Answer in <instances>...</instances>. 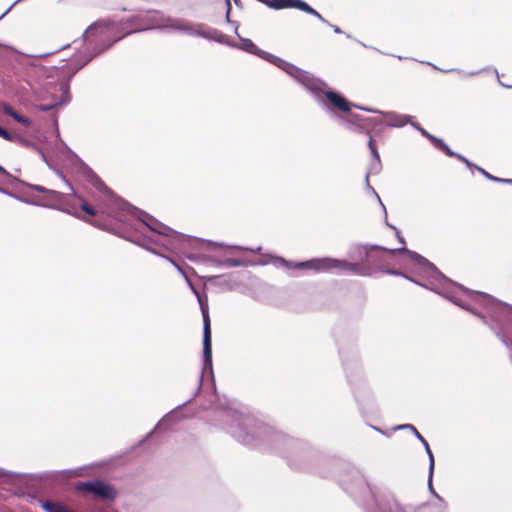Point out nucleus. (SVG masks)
Here are the masks:
<instances>
[{"label":"nucleus","instance_id":"nucleus-1","mask_svg":"<svg viewBox=\"0 0 512 512\" xmlns=\"http://www.w3.org/2000/svg\"><path fill=\"white\" fill-rule=\"evenodd\" d=\"M82 165L85 180L99 193L97 201L105 213L118 223L116 226L94 221L92 222L94 226L109 231L160 257H164V254L159 251V248L174 252L185 249L194 241L205 245L208 249L229 247L223 243L193 238L170 228L149 213L118 197L89 166L85 163ZM230 248L247 249L236 245L230 246Z\"/></svg>","mask_w":512,"mask_h":512},{"label":"nucleus","instance_id":"nucleus-2","mask_svg":"<svg viewBox=\"0 0 512 512\" xmlns=\"http://www.w3.org/2000/svg\"><path fill=\"white\" fill-rule=\"evenodd\" d=\"M222 428L243 445L278 453L296 470L304 469L310 459V447L274 429L251 415L226 407L221 411Z\"/></svg>","mask_w":512,"mask_h":512},{"label":"nucleus","instance_id":"nucleus-3","mask_svg":"<svg viewBox=\"0 0 512 512\" xmlns=\"http://www.w3.org/2000/svg\"><path fill=\"white\" fill-rule=\"evenodd\" d=\"M85 48L73 59L70 66L56 69L55 74L61 79L59 90L61 97L48 104H39L36 108L42 112H48L71 101L70 81L74 75L90 63L94 58L101 55L113 46L115 40L110 39L97 23L91 24L83 33Z\"/></svg>","mask_w":512,"mask_h":512},{"label":"nucleus","instance_id":"nucleus-4","mask_svg":"<svg viewBox=\"0 0 512 512\" xmlns=\"http://www.w3.org/2000/svg\"><path fill=\"white\" fill-rule=\"evenodd\" d=\"M338 482L362 506L363 512H411V508L401 504L392 493L378 495L356 468L346 467Z\"/></svg>","mask_w":512,"mask_h":512},{"label":"nucleus","instance_id":"nucleus-5","mask_svg":"<svg viewBox=\"0 0 512 512\" xmlns=\"http://www.w3.org/2000/svg\"><path fill=\"white\" fill-rule=\"evenodd\" d=\"M412 256L418 260L424 263V266L422 268V271H424L429 277H431L435 284L430 288L431 291L441 295L442 297L446 298L453 304L457 305L458 307L468 311L469 313L475 315L478 317L483 324L487 325L489 327V323H493L494 319L488 317L482 313L473 308L471 305L467 304L465 301H463L460 297L457 296L456 290H461L464 294H466L470 299L475 301L476 303H479L482 305L486 313L489 315V305L485 303L484 297H491L490 295L486 293H482L479 291H474L471 289H468L464 287L461 284H458L454 281H452L450 278L445 276L432 262H430L428 259H426L424 256L420 254H412Z\"/></svg>","mask_w":512,"mask_h":512},{"label":"nucleus","instance_id":"nucleus-6","mask_svg":"<svg viewBox=\"0 0 512 512\" xmlns=\"http://www.w3.org/2000/svg\"><path fill=\"white\" fill-rule=\"evenodd\" d=\"M191 290L193 294L196 296L200 310L202 313L203 318V359H202V369L201 374L199 376V384L196 389V391L193 393V395L183 402L182 404H179L177 407H175L173 410L168 412L166 415H164L161 420L156 424L154 429L150 431L146 436L139 442V444L144 443L147 441L155 431H160L163 429V426L168 423H175L176 417L175 412L177 410L182 409L189 403H191L199 394L202 383L204 378L207 376L210 378L213 388L215 389V378H214V372H213V363H212V334H211V322H210V316H209V307H208V297L205 293L201 294L194 285H191Z\"/></svg>","mask_w":512,"mask_h":512},{"label":"nucleus","instance_id":"nucleus-7","mask_svg":"<svg viewBox=\"0 0 512 512\" xmlns=\"http://www.w3.org/2000/svg\"><path fill=\"white\" fill-rule=\"evenodd\" d=\"M237 37L240 44L237 43V46L234 47L235 49L255 55L280 68L302 85L313 96V98H315V94H319L321 92V87H327V83L322 79L315 77L310 72L305 71L278 56L260 49L251 39L244 38L240 34H237Z\"/></svg>","mask_w":512,"mask_h":512},{"label":"nucleus","instance_id":"nucleus-8","mask_svg":"<svg viewBox=\"0 0 512 512\" xmlns=\"http://www.w3.org/2000/svg\"><path fill=\"white\" fill-rule=\"evenodd\" d=\"M316 102L319 106L328 111L333 112L339 110L348 113L352 108H356L369 113H377L385 117L388 122L385 124L387 127L400 128L406 124H410L412 116L406 114H399L393 111H382L367 106H361L348 101L340 92L327 87H321V92L315 94Z\"/></svg>","mask_w":512,"mask_h":512},{"label":"nucleus","instance_id":"nucleus-9","mask_svg":"<svg viewBox=\"0 0 512 512\" xmlns=\"http://www.w3.org/2000/svg\"><path fill=\"white\" fill-rule=\"evenodd\" d=\"M343 366L359 411L363 416H366L373 412L374 397L363 372V367L358 360H343Z\"/></svg>","mask_w":512,"mask_h":512},{"label":"nucleus","instance_id":"nucleus-10","mask_svg":"<svg viewBox=\"0 0 512 512\" xmlns=\"http://www.w3.org/2000/svg\"><path fill=\"white\" fill-rule=\"evenodd\" d=\"M371 249L370 244H354L349 248L348 256L353 262L338 259L342 264L336 265L334 270L349 271L359 276H372L377 272L367 261L371 259L372 255L369 254Z\"/></svg>","mask_w":512,"mask_h":512},{"label":"nucleus","instance_id":"nucleus-11","mask_svg":"<svg viewBox=\"0 0 512 512\" xmlns=\"http://www.w3.org/2000/svg\"><path fill=\"white\" fill-rule=\"evenodd\" d=\"M339 264L342 263L332 257H316L306 261H291L279 256L275 258L276 266L287 270H312L314 273L330 272Z\"/></svg>","mask_w":512,"mask_h":512},{"label":"nucleus","instance_id":"nucleus-12","mask_svg":"<svg viewBox=\"0 0 512 512\" xmlns=\"http://www.w3.org/2000/svg\"><path fill=\"white\" fill-rule=\"evenodd\" d=\"M397 253L406 254L410 258V260L422 270L424 263L416 260L412 256V254H418V253L415 251L409 250L406 246H402L400 248L388 249L386 247L379 246V245H371V249H369V254H371L372 257H371V259H369L367 261V264H370L373 268L377 269V272H379V270H382V268H384V265L386 264L387 260Z\"/></svg>","mask_w":512,"mask_h":512},{"label":"nucleus","instance_id":"nucleus-13","mask_svg":"<svg viewBox=\"0 0 512 512\" xmlns=\"http://www.w3.org/2000/svg\"><path fill=\"white\" fill-rule=\"evenodd\" d=\"M75 490L90 494L100 500H113L116 497V490L113 486L99 479L78 482L75 484Z\"/></svg>","mask_w":512,"mask_h":512},{"label":"nucleus","instance_id":"nucleus-14","mask_svg":"<svg viewBox=\"0 0 512 512\" xmlns=\"http://www.w3.org/2000/svg\"><path fill=\"white\" fill-rule=\"evenodd\" d=\"M258 2L265 4L267 7L274 10H282L288 8L298 9L302 12H305L309 15L316 17L317 19H322V15L315 10L312 6H310L304 0H257Z\"/></svg>","mask_w":512,"mask_h":512},{"label":"nucleus","instance_id":"nucleus-15","mask_svg":"<svg viewBox=\"0 0 512 512\" xmlns=\"http://www.w3.org/2000/svg\"><path fill=\"white\" fill-rule=\"evenodd\" d=\"M395 430H410L414 436L421 442V444L424 446L425 448V451L427 453V456L429 458V475H428V487H429V490L430 492L432 493V495H434L436 497V495H438L433 486H432V478H433V473H434V467H435V460H434V455H433V452L430 448V445L429 443L427 442V440L420 434V432L416 429V427L412 424H400V425H397L395 426L394 428Z\"/></svg>","mask_w":512,"mask_h":512},{"label":"nucleus","instance_id":"nucleus-16","mask_svg":"<svg viewBox=\"0 0 512 512\" xmlns=\"http://www.w3.org/2000/svg\"><path fill=\"white\" fill-rule=\"evenodd\" d=\"M201 23L190 22L181 18L168 17L165 19V27L189 36L199 37Z\"/></svg>","mask_w":512,"mask_h":512},{"label":"nucleus","instance_id":"nucleus-17","mask_svg":"<svg viewBox=\"0 0 512 512\" xmlns=\"http://www.w3.org/2000/svg\"><path fill=\"white\" fill-rule=\"evenodd\" d=\"M199 37L208 41H214L228 47H236L237 43L229 39V37L220 30L201 23Z\"/></svg>","mask_w":512,"mask_h":512},{"label":"nucleus","instance_id":"nucleus-18","mask_svg":"<svg viewBox=\"0 0 512 512\" xmlns=\"http://www.w3.org/2000/svg\"><path fill=\"white\" fill-rule=\"evenodd\" d=\"M64 198L65 194L53 189H48L41 201L26 200L25 202L36 206L56 208V204L61 203Z\"/></svg>","mask_w":512,"mask_h":512},{"label":"nucleus","instance_id":"nucleus-19","mask_svg":"<svg viewBox=\"0 0 512 512\" xmlns=\"http://www.w3.org/2000/svg\"><path fill=\"white\" fill-rule=\"evenodd\" d=\"M0 114L11 116L16 122L30 127L32 125L31 119L18 113L9 103L0 101Z\"/></svg>","mask_w":512,"mask_h":512},{"label":"nucleus","instance_id":"nucleus-20","mask_svg":"<svg viewBox=\"0 0 512 512\" xmlns=\"http://www.w3.org/2000/svg\"><path fill=\"white\" fill-rule=\"evenodd\" d=\"M59 175L65 182L66 186L71 190V195H73L75 198L81 201L80 209L90 216H96L97 210L93 206H91L86 200H84V198L81 195H78L75 192L71 183L66 179V177L61 172H59Z\"/></svg>","mask_w":512,"mask_h":512},{"label":"nucleus","instance_id":"nucleus-21","mask_svg":"<svg viewBox=\"0 0 512 512\" xmlns=\"http://www.w3.org/2000/svg\"><path fill=\"white\" fill-rule=\"evenodd\" d=\"M410 125L416 129L423 137H425L426 139H428L431 144L438 150H441V148L443 147V145L445 144L444 140L439 138V137H436L435 135L429 133L426 129H424L423 127H421L418 123L416 122H413L412 120L410 121Z\"/></svg>","mask_w":512,"mask_h":512},{"label":"nucleus","instance_id":"nucleus-22","mask_svg":"<svg viewBox=\"0 0 512 512\" xmlns=\"http://www.w3.org/2000/svg\"><path fill=\"white\" fill-rule=\"evenodd\" d=\"M40 506L45 512H74L64 503L54 500L41 501Z\"/></svg>","mask_w":512,"mask_h":512},{"label":"nucleus","instance_id":"nucleus-23","mask_svg":"<svg viewBox=\"0 0 512 512\" xmlns=\"http://www.w3.org/2000/svg\"><path fill=\"white\" fill-rule=\"evenodd\" d=\"M345 123H346L347 128L352 130L354 133L364 134L367 136L371 135V131L366 126L364 121H356L354 118H352L350 116L349 119L345 120Z\"/></svg>","mask_w":512,"mask_h":512},{"label":"nucleus","instance_id":"nucleus-24","mask_svg":"<svg viewBox=\"0 0 512 512\" xmlns=\"http://www.w3.org/2000/svg\"><path fill=\"white\" fill-rule=\"evenodd\" d=\"M421 63H424V61H421ZM425 64L431 66L433 69H436V70H439L443 73H457L460 77H473V76H476L478 74H480L482 71H485L487 70V68H484L482 70H476V71H464V70H461V69H457V68H451V69H441L439 67H437L436 65H434L433 63L431 62H425Z\"/></svg>","mask_w":512,"mask_h":512},{"label":"nucleus","instance_id":"nucleus-25","mask_svg":"<svg viewBox=\"0 0 512 512\" xmlns=\"http://www.w3.org/2000/svg\"><path fill=\"white\" fill-rule=\"evenodd\" d=\"M440 151H442L449 157L457 158L459 161L463 162L467 168H469L471 170L475 169V166H477L476 164L472 163L468 158H466L462 154L453 151L446 143L443 145V147L441 148Z\"/></svg>","mask_w":512,"mask_h":512},{"label":"nucleus","instance_id":"nucleus-26","mask_svg":"<svg viewBox=\"0 0 512 512\" xmlns=\"http://www.w3.org/2000/svg\"><path fill=\"white\" fill-rule=\"evenodd\" d=\"M187 258L192 262H201L206 265L223 267V260H220L216 257L205 256V255H202V256L188 255Z\"/></svg>","mask_w":512,"mask_h":512},{"label":"nucleus","instance_id":"nucleus-27","mask_svg":"<svg viewBox=\"0 0 512 512\" xmlns=\"http://www.w3.org/2000/svg\"><path fill=\"white\" fill-rule=\"evenodd\" d=\"M425 508L428 512H445L447 509V503L442 497L436 495V499L426 504Z\"/></svg>","mask_w":512,"mask_h":512},{"label":"nucleus","instance_id":"nucleus-28","mask_svg":"<svg viewBox=\"0 0 512 512\" xmlns=\"http://www.w3.org/2000/svg\"><path fill=\"white\" fill-rule=\"evenodd\" d=\"M351 117L356 121H364L368 128H374L378 125H383V120L380 117H364L359 114H351Z\"/></svg>","mask_w":512,"mask_h":512},{"label":"nucleus","instance_id":"nucleus-29","mask_svg":"<svg viewBox=\"0 0 512 512\" xmlns=\"http://www.w3.org/2000/svg\"><path fill=\"white\" fill-rule=\"evenodd\" d=\"M365 187H366V190L368 193H370L371 195H373L377 201L379 202V204L381 205L382 209H383V212L385 214V217H387V211H386V207L385 205L383 204L379 194L376 192V190L370 185V182H369V173H366L365 175Z\"/></svg>","mask_w":512,"mask_h":512},{"label":"nucleus","instance_id":"nucleus-30","mask_svg":"<svg viewBox=\"0 0 512 512\" xmlns=\"http://www.w3.org/2000/svg\"><path fill=\"white\" fill-rule=\"evenodd\" d=\"M382 169L381 159L380 156L378 157H372L369 170L366 173L370 174H378L380 173Z\"/></svg>","mask_w":512,"mask_h":512},{"label":"nucleus","instance_id":"nucleus-31","mask_svg":"<svg viewBox=\"0 0 512 512\" xmlns=\"http://www.w3.org/2000/svg\"><path fill=\"white\" fill-rule=\"evenodd\" d=\"M81 470H82L81 468L67 469V470L55 472V474H57L58 476H61L62 478H73V477L81 476L82 475Z\"/></svg>","mask_w":512,"mask_h":512},{"label":"nucleus","instance_id":"nucleus-32","mask_svg":"<svg viewBox=\"0 0 512 512\" xmlns=\"http://www.w3.org/2000/svg\"><path fill=\"white\" fill-rule=\"evenodd\" d=\"M423 273L429 278V280H430V284L429 285L425 284V283H423V282L417 280L416 278L411 277V276H409L407 274H405L404 278L407 279L408 281H410V282L420 286V287H423V288H426V289L430 290V288L435 284V281L431 277H429L424 271H423Z\"/></svg>","mask_w":512,"mask_h":512},{"label":"nucleus","instance_id":"nucleus-33","mask_svg":"<svg viewBox=\"0 0 512 512\" xmlns=\"http://www.w3.org/2000/svg\"><path fill=\"white\" fill-rule=\"evenodd\" d=\"M475 169L477 171H479L486 179H488L490 181L497 182V183H503V181H504V178H499L497 176H494L493 174H490L489 172H487L485 169H483L480 166H475Z\"/></svg>","mask_w":512,"mask_h":512},{"label":"nucleus","instance_id":"nucleus-34","mask_svg":"<svg viewBox=\"0 0 512 512\" xmlns=\"http://www.w3.org/2000/svg\"><path fill=\"white\" fill-rule=\"evenodd\" d=\"M224 267H241L246 266V262L241 259L228 258L223 260Z\"/></svg>","mask_w":512,"mask_h":512},{"label":"nucleus","instance_id":"nucleus-35","mask_svg":"<svg viewBox=\"0 0 512 512\" xmlns=\"http://www.w3.org/2000/svg\"><path fill=\"white\" fill-rule=\"evenodd\" d=\"M0 137L7 141L15 142L17 135H14L13 133H11L10 131H8L7 129L0 125Z\"/></svg>","mask_w":512,"mask_h":512},{"label":"nucleus","instance_id":"nucleus-36","mask_svg":"<svg viewBox=\"0 0 512 512\" xmlns=\"http://www.w3.org/2000/svg\"><path fill=\"white\" fill-rule=\"evenodd\" d=\"M163 258L167 259L178 270V272L183 275V277L186 279L190 287L191 285H193L188 276L186 275V273L184 272V270L172 258L165 255Z\"/></svg>","mask_w":512,"mask_h":512},{"label":"nucleus","instance_id":"nucleus-37","mask_svg":"<svg viewBox=\"0 0 512 512\" xmlns=\"http://www.w3.org/2000/svg\"><path fill=\"white\" fill-rule=\"evenodd\" d=\"M369 137V140H368V148H369V151L371 153V156L372 157H378L380 156L379 155V152L377 150V146H376V142L374 140V138L372 137V135L368 136Z\"/></svg>","mask_w":512,"mask_h":512},{"label":"nucleus","instance_id":"nucleus-38","mask_svg":"<svg viewBox=\"0 0 512 512\" xmlns=\"http://www.w3.org/2000/svg\"><path fill=\"white\" fill-rule=\"evenodd\" d=\"M21 183L23 185L27 186L28 188H30L31 190L37 191L39 193L45 194L46 191L48 190V188H46L44 186H41V185L31 184V183H27V182H24V181H21Z\"/></svg>","mask_w":512,"mask_h":512},{"label":"nucleus","instance_id":"nucleus-39","mask_svg":"<svg viewBox=\"0 0 512 512\" xmlns=\"http://www.w3.org/2000/svg\"><path fill=\"white\" fill-rule=\"evenodd\" d=\"M379 272H383L385 274L393 275V276H400V277H403V278H404V276L406 274L404 272H401L399 270L392 269V268H382V270H379Z\"/></svg>","mask_w":512,"mask_h":512},{"label":"nucleus","instance_id":"nucleus-40","mask_svg":"<svg viewBox=\"0 0 512 512\" xmlns=\"http://www.w3.org/2000/svg\"><path fill=\"white\" fill-rule=\"evenodd\" d=\"M318 20L321 21L322 23L330 26L336 34H342L343 33L342 29L339 26L333 25L328 20H326L323 16H322V19H318Z\"/></svg>","mask_w":512,"mask_h":512},{"label":"nucleus","instance_id":"nucleus-41","mask_svg":"<svg viewBox=\"0 0 512 512\" xmlns=\"http://www.w3.org/2000/svg\"><path fill=\"white\" fill-rule=\"evenodd\" d=\"M385 219H387V217H385ZM385 223H386V225H387L388 227H390V228H392L393 230H395L397 240H398L401 244H403V246H405V239L403 238V236H401V235H400L399 230H398L395 226L390 225V224L388 223V221H387V220H385Z\"/></svg>","mask_w":512,"mask_h":512},{"label":"nucleus","instance_id":"nucleus-42","mask_svg":"<svg viewBox=\"0 0 512 512\" xmlns=\"http://www.w3.org/2000/svg\"><path fill=\"white\" fill-rule=\"evenodd\" d=\"M232 0H225V6H226V15H225V19H226V22H230V13H231V10H232V3H231Z\"/></svg>","mask_w":512,"mask_h":512},{"label":"nucleus","instance_id":"nucleus-43","mask_svg":"<svg viewBox=\"0 0 512 512\" xmlns=\"http://www.w3.org/2000/svg\"><path fill=\"white\" fill-rule=\"evenodd\" d=\"M3 49L9 50L10 52H13V53H17V51L13 47L0 44V57L1 58L7 57V55L3 52Z\"/></svg>","mask_w":512,"mask_h":512},{"label":"nucleus","instance_id":"nucleus-44","mask_svg":"<svg viewBox=\"0 0 512 512\" xmlns=\"http://www.w3.org/2000/svg\"><path fill=\"white\" fill-rule=\"evenodd\" d=\"M16 142H19L20 144L26 146V147H33V148H36L37 146L35 144H33L32 142H30L29 140H26L22 137H19L17 136L16 138Z\"/></svg>","mask_w":512,"mask_h":512},{"label":"nucleus","instance_id":"nucleus-45","mask_svg":"<svg viewBox=\"0 0 512 512\" xmlns=\"http://www.w3.org/2000/svg\"><path fill=\"white\" fill-rule=\"evenodd\" d=\"M1 193H2V194H5V195H7V196H9V197H12V198H14V199H17V200L23 201V202H25V201H26V200H24L23 198H21L20 196H18V195H16V194H14L13 192H11V191H9L8 189H5V188H3V187H2V191H1Z\"/></svg>","mask_w":512,"mask_h":512},{"label":"nucleus","instance_id":"nucleus-46","mask_svg":"<svg viewBox=\"0 0 512 512\" xmlns=\"http://www.w3.org/2000/svg\"><path fill=\"white\" fill-rule=\"evenodd\" d=\"M11 476V473L0 468V479H7Z\"/></svg>","mask_w":512,"mask_h":512},{"label":"nucleus","instance_id":"nucleus-47","mask_svg":"<svg viewBox=\"0 0 512 512\" xmlns=\"http://www.w3.org/2000/svg\"><path fill=\"white\" fill-rule=\"evenodd\" d=\"M0 174L7 178H12V175L2 165H0Z\"/></svg>","mask_w":512,"mask_h":512},{"label":"nucleus","instance_id":"nucleus-48","mask_svg":"<svg viewBox=\"0 0 512 512\" xmlns=\"http://www.w3.org/2000/svg\"><path fill=\"white\" fill-rule=\"evenodd\" d=\"M227 23L234 27V32H235L236 35L239 34L238 33L239 23L237 21H234V20L230 19V22H227Z\"/></svg>","mask_w":512,"mask_h":512},{"label":"nucleus","instance_id":"nucleus-49","mask_svg":"<svg viewBox=\"0 0 512 512\" xmlns=\"http://www.w3.org/2000/svg\"><path fill=\"white\" fill-rule=\"evenodd\" d=\"M494 72H495V74H496V76H497V78H498V83H499L502 87H504V88H512V84H511V85H509V84H505V83H503V82H501V81L499 80V74H498L497 69H494Z\"/></svg>","mask_w":512,"mask_h":512},{"label":"nucleus","instance_id":"nucleus-50","mask_svg":"<svg viewBox=\"0 0 512 512\" xmlns=\"http://www.w3.org/2000/svg\"><path fill=\"white\" fill-rule=\"evenodd\" d=\"M35 149L39 152L40 157L42 158V160L48 164V159H47L45 153L41 149H39L38 147H36Z\"/></svg>","mask_w":512,"mask_h":512},{"label":"nucleus","instance_id":"nucleus-51","mask_svg":"<svg viewBox=\"0 0 512 512\" xmlns=\"http://www.w3.org/2000/svg\"><path fill=\"white\" fill-rule=\"evenodd\" d=\"M233 2L237 7L243 8V3L241 0H233Z\"/></svg>","mask_w":512,"mask_h":512},{"label":"nucleus","instance_id":"nucleus-52","mask_svg":"<svg viewBox=\"0 0 512 512\" xmlns=\"http://www.w3.org/2000/svg\"><path fill=\"white\" fill-rule=\"evenodd\" d=\"M371 428L374 429L375 431L385 435V432L381 428L376 427V426H371Z\"/></svg>","mask_w":512,"mask_h":512},{"label":"nucleus","instance_id":"nucleus-53","mask_svg":"<svg viewBox=\"0 0 512 512\" xmlns=\"http://www.w3.org/2000/svg\"><path fill=\"white\" fill-rule=\"evenodd\" d=\"M503 184H510V185H512V179L504 178Z\"/></svg>","mask_w":512,"mask_h":512},{"label":"nucleus","instance_id":"nucleus-54","mask_svg":"<svg viewBox=\"0 0 512 512\" xmlns=\"http://www.w3.org/2000/svg\"><path fill=\"white\" fill-rule=\"evenodd\" d=\"M318 473H319L322 477H328V476H329L327 473H324V472H321V471H319Z\"/></svg>","mask_w":512,"mask_h":512},{"label":"nucleus","instance_id":"nucleus-55","mask_svg":"<svg viewBox=\"0 0 512 512\" xmlns=\"http://www.w3.org/2000/svg\"><path fill=\"white\" fill-rule=\"evenodd\" d=\"M50 54H51V53L41 54V55H39L38 57H39V58H43V57H46V56H48V55H50Z\"/></svg>","mask_w":512,"mask_h":512},{"label":"nucleus","instance_id":"nucleus-56","mask_svg":"<svg viewBox=\"0 0 512 512\" xmlns=\"http://www.w3.org/2000/svg\"><path fill=\"white\" fill-rule=\"evenodd\" d=\"M332 465H333V467H339V466H340V463H338V462H333V463H332Z\"/></svg>","mask_w":512,"mask_h":512},{"label":"nucleus","instance_id":"nucleus-57","mask_svg":"<svg viewBox=\"0 0 512 512\" xmlns=\"http://www.w3.org/2000/svg\"><path fill=\"white\" fill-rule=\"evenodd\" d=\"M359 44H361L363 47H368L365 43L361 42V41H357Z\"/></svg>","mask_w":512,"mask_h":512},{"label":"nucleus","instance_id":"nucleus-58","mask_svg":"<svg viewBox=\"0 0 512 512\" xmlns=\"http://www.w3.org/2000/svg\"><path fill=\"white\" fill-rule=\"evenodd\" d=\"M346 37H347L348 39H352V35H351V34H348V33H347V34H346Z\"/></svg>","mask_w":512,"mask_h":512},{"label":"nucleus","instance_id":"nucleus-59","mask_svg":"<svg viewBox=\"0 0 512 512\" xmlns=\"http://www.w3.org/2000/svg\"><path fill=\"white\" fill-rule=\"evenodd\" d=\"M398 59H399V60H403V59H405V58H404V57H402V56H398Z\"/></svg>","mask_w":512,"mask_h":512}]
</instances>
